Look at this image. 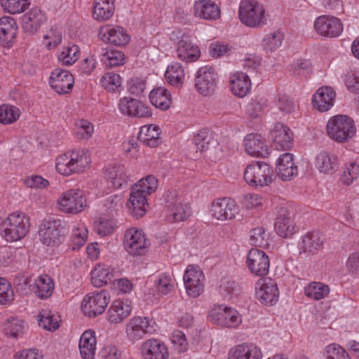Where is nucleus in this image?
I'll return each instance as SVG.
<instances>
[{
	"mask_svg": "<svg viewBox=\"0 0 359 359\" xmlns=\"http://www.w3.org/2000/svg\"><path fill=\"white\" fill-rule=\"evenodd\" d=\"M47 20L46 15L40 8H32L23 16L25 29L30 32H36Z\"/></svg>",
	"mask_w": 359,
	"mask_h": 359,
	"instance_id": "obj_40",
	"label": "nucleus"
},
{
	"mask_svg": "<svg viewBox=\"0 0 359 359\" xmlns=\"http://www.w3.org/2000/svg\"><path fill=\"white\" fill-rule=\"evenodd\" d=\"M88 237L87 229L81 225L72 230V244L74 250H78L80 247L83 245Z\"/></svg>",
	"mask_w": 359,
	"mask_h": 359,
	"instance_id": "obj_61",
	"label": "nucleus"
},
{
	"mask_svg": "<svg viewBox=\"0 0 359 359\" xmlns=\"http://www.w3.org/2000/svg\"><path fill=\"white\" fill-rule=\"evenodd\" d=\"M183 280L189 297H197L203 292L205 276L198 266L189 265L184 272Z\"/></svg>",
	"mask_w": 359,
	"mask_h": 359,
	"instance_id": "obj_14",
	"label": "nucleus"
},
{
	"mask_svg": "<svg viewBox=\"0 0 359 359\" xmlns=\"http://www.w3.org/2000/svg\"><path fill=\"white\" fill-rule=\"evenodd\" d=\"M359 177V165L355 162L351 163L344 170L340 180L345 185H351L354 180Z\"/></svg>",
	"mask_w": 359,
	"mask_h": 359,
	"instance_id": "obj_63",
	"label": "nucleus"
},
{
	"mask_svg": "<svg viewBox=\"0 0 359 359\" xmlns=\"http://www.w3.org/2000/svg\"><path fill=\"white\" fill-rule=\"evenodd\" d=\"M326 359H351L348 353L340 346L330 344L325 350Z\"/></svg>",
	"mask_w": 359,
	"mask_h": 359,
	"instance_id": "obj_64",
	"label": "nucleus"
},
{
	"mask_svg": "<svg viewBox=\"0 0 359 359\" xmlns=\"http://www.w3.org/2000/svg\"><path fill=\"white\" fill-rule=\"evenodd\" d=\"M146 80L137 76L130 78L126 84L128 92L135 96L142 95L146 89Z\"/></svg>",
	"mask_w": 359,
	"mask_h": 359,
	"instance_id": "obj_60",
	"label": "nucleus"
},
{
	"mask_svg": "<svg viewBox=\"0 0 359 359\" xmlns=\"http://www.w3.org/2000/svg\"><path fill=\"white\" fill-rule=\"evenodd\" d=\"M116 0H93L92 18L97 22H105L111 20L115 13Z\"/></svg>",
	"mask_w": 359,
	"mask_h": 359,
	"instance_id": "obj_29",
	"label": "nucleus"
},
{
	"mask_svg": "<svg viewBox=\"0 0 359 359\" xmlns=\"http://www.w3.org/2000/svg\"><path fill=\"white\" fill-rule=\"evenodd\" d=\"M97 61L94 55H88L81 60L76 66L77 71L81 76H90L96 69Z\"/></svg>",
	"mask_w": 359,
	"mask_h": 359,
	"instance_id": "obj_58",
	"label": "nucleus"
},
{
	"mask_svg": "<svg viewBox=\"0 0 359 359\" xmlns=\"http://www.w3.org/2000/svg\"><path fill=\"white\" fill-rule=\"evenodd\" d=\"M243 145L246 152L252 156L264 158L269 154L268 146L262 136H245Z\"/></svg>",
	"mask_w": 359,
	"mask_h": 359,
	"instance_id": "obj_36",
	"label": "nucleus"
},
{
	"mask_svg": "<svg viewBox=\"0 0 359 359\" xmlns=\"http://www.w3.org/2000/svg\"><path fill=\"white\" fill-rule=\"evenodd\" d=\"M123 245L129 254L133 256L142 255L145 253L149 241L142 230L131 228L124 235Z\"/></svg>",
	"mask_w": 359,
	"mask_h": 359,
	"instance_id": "obj_17",
	"label": "nucleus"
},
{
	"mask_svg": "<svg viewBox=\"0 0 359 359\" xmlns=\"http://www.w3.org/2000/svg\"><path fill=\"white\" fill-rule=\"evenodd\" d=\"M151 329L147 317L134 316L126 325V338L129 341L135 343L142 339L146 334L151 333Z\"/></svg>",
	"mask_w": 359,
	"mask_h": 359,
	"instance_id": "obj_21",
	"label": "nucleus"
},
{
	"mask_svg": "<svg viewBox=\"0 0 359 359\" xmlns=\"http://www.w3.org/2000/svg\"><path fill=\"white\" fill-rule=\"evenodd\" d=\"M149 100L154 107L161 111L169 109L172 103L170 91L163 86L153 88L149 94Z\"/></svg>",
	"mask_w": 359,
	"mask_h": 359,
	"instance_id": "obj_33",
	"label": "nucleus"
},
{
	"mask_svg": "<svg viewBox=\"0 0 359 359\" xmlns=\"http://www.w3.org/2000/svg\"><path fill=\"white\" fill-rule=\"evenodd\" d=\"M246 264L252 273L264 276L269 272L270 260L263 250L252 248L247 255Z\"/></svg>",
	"mask_w": 359,
	"mask_h": 359,
	"instance_id": "obj_20",
	"label": "nucleus"
},
{
	"mask_svg": "<svg viewBox=\"0 0 359 359\" xmlns=\"http://www.w3.org/2000/svg\"><path fill=\"white\" fill-rule=\"evenodd\" d=\"M63 230L60 221L46 220L40 225L39 235L47 246L59 245L64 236Z\"/></svg>",
	"mask_w": 359,
	"mask_h": 359,
	"instance_id": "obj_18",
	"label": "nucleus"
},
{
	"mask_svg": "<svg viewBox=\"0 0 359 359\" xmlns=\"http://www.w3.org/2000/svg\"><path fill=\"white\" fill-rule=\"evenodd\" d=\"M327 135H355L356 127L354 121L345 114L331 116L327 122Z\"/></svg>",
	"mask_w": 359,
	"mask_h": 359,
	"instance_id": "obj_19",
	"label": "nucleus"
},
{
	"mask_svg": "<svg viewBox=\"0 0 359 359\" xmlns=\"http://www.w3.org/2000/svg\"><path fill=\"white\" fill-rule=\"evenodd\" d=\"M218 291L222 297L225 299H231L233 297L238 296L241 291V285L233 280L223 278L220 281Z\"/></svg>",
	"mask_w": 359,
	"mask_h": 359,
	"instance_id": "obj_54",
	"label": "nucleus"
},
{
	"mask_svg": "<svg viewBox=\"0 0 359 359\" xmlns=\"http://www.w3.org/2000/svg\"><path fill=\"white\" fill-rule=\"evenodd\" d=\"M238 16L240 22L249 28H261L269 20L266 7L257 0H241Z\"/></svg>",
	"mask_w": 359,
	"mask_h": 359,
	"instance_id": "obj_2",
	"label": "nucleus"
},
{
	"mask_svg": "<svg viewBox=\"0 0 359 359\" xmlns=\"http://www.w3.org/2000/svg\"><path fill=\"white\" fill-rule=\"evenodd\" d=\"M132 311V306L128 300L117 299L113 302L107 313V320L114 324L121 323Z\"/></svg>",
	"mask_w": 359,
	"mask_h": 359,
	"instance_id": "obj_30",
	"label": "nucleus"
},
{
	"mask_svg": "<svg viewBox=\"0 0 359 359\" xmlns=\"http://www.w3.org/2000/svg\"><path fill=\"white\" fill-rule=\"evenodd\" d=\"M144 359H168L169 352L164 342L156 339H149L141 345Z\"/></svg>",
	"mask_w": 359,
	"mask_h": 359,
	"instance_id": "obj_26",
	"label": "nucleus"
},
{
	"mask_svg": "<svg viewBox=\"0 0 359 359\" xmlns=\"http://www.w3.org/2000/svg\"><path fill=\"white\" fill-rule=\"evenodd\" d=\"M20 27L15 18L11 15L0 17V46L10 49L17 42Z\"/></svg>",
	"mask_w": 359,
	"mask_h": 359,
	"instance_id": "obj_12",
	"label": "nucleus"
},
{
	"mask_svg": "<svg viewBox=\"0 0 359 359\" xmlns=\"http://www.w3.org/2000/svg\"><path fill=\"white\" fill-rule=\"evenodd\" d=\"M24 328L23 321L15 318L7 319L4 325V330L6 335L13 338H18L19 336L22 335Z\"/></svg>",
	"mask_w": 359,
	"mask_h": 359,
	"instance_id": "obj_57",
	"label": "nucleus"
},
{
	"mask_svg": "<svg viewBox=\"0 0 359 359\" xmlns=\"http://www.w3.org/2000/svg\"><path fill=\"white\" fill-rule=\"evenodd\" d=\"M261 350L255 344H239L231 348L229 359H262Z\"/></svg>",
	"mask_w": 359,
	"mask_h": 359,
	"instance_id": "obj_37",
	"label": "nucleus"
},
{
	"mask_svg": "<svg viewBox=\"0 0 359 359\" xmlns=\"http://www.w3.org/2000/svg\"><path fill=\"white\" fill-rule=\"evenodd\" d=\"M165 81L175 88H182L186 80V73L184 66L179 62L170 63L165 72Z\"/></svg>",
	"mask_w": 359,
	"mask_h": 359,
	"instance_id": "obj_35",
	"label": "nucleus"
},
{
	"mask_svg": "<svg viewBox=\"0 0 359 359\" xmlns=\"http://www.w3.org/2000/svg\"><path fill=\"white\" fill-rule=\"evenodd\" d=\"M278 289L276 282L272 279L265 280L256 295L258 299L266 305L275 304L278 298Z\"/></svg>",
	"mask_w": 359,
	"mask_h": 359,
	"instance_id": "obj_39",
	"label": "nucleus"
},
{
	"mask_svg": "<svg viewBox=\"0 0 359 359\" xmlns=\"http://www.w3.org/2000/svg\"><path fill=\"white\" fill-rule=\"evenodd\" d=\"M62 39L61 29L57 27H50L44 32L41 43L48 50H53L62 43Z\"/></svg>",
	"mask_w": 359,
	"mask_h": 359,
	"instance_id": "obj_49",
	"label": "nucleus"
},
{
	"mask_svg": "<svg viewBox=\"0 0 359 359\" xmlns=\"http://www.w3.org/2000/svg\"><path fill=\"white\" fill-rule=\"evenodd\" d=\"M59 209L66 213L81 212L86 205V198L82 190L69 189L62 193L57 200Z\"/></svg>",
	"mask_w": 359,
	"mask_h": 359,
	"instance_id": "obj_7",
	"label": "nucleus"
},
{
	"mask_svg": "<svg viewBox=\"0 0 359 359\" xmlns=\"http://www.w3.org/2000/svg\"><path fill=\"white\" fill-rule=\"evenodd\" d=\"M238 211V206L231 198H218L212 204V215L219 220L232 219Z\"/></svg>",
	"mask_w": 359,
	"mask_h": 359,
	"instance_id": "obj_24",
	"label": "nucleus"
},
{
	"mask_svg": "<svg viewBox=\"0 0 359 359\" xmlns=\"http://www.w3.org/2000/svg\"><path fill=\"white\" fill-rule=\"evenodd\" d=\"M278 176L283 181H290L298 174V168L295 165L293 154L286 152L281 154L276 161Z\"/></svg>",
	"mask_w": 359,
	"mask_h": 359,
	"instance_id": "obj_28",
	"label": "nucleus"
},
{
	"mask_svg": "<svg viewBox=\"0 0 359 359\" xmlns=\"http://www.w3.org/2000/svg\"><path fill=\"white\" fill-rule=\"evenodd\" d=\"M79 346L83 359H93L96 349L95 333L90 330L84 332L81 336Z\"/></svg>",
	"mask_w": 359,
	"mask_h": 359,
	"instance_id": "obj_45",
	"label": "nucleus"
},
{
	"mask_svg": "<svg viewBox=\"0 0 359 359\" xmlns=\"http://www.w3.org/2000/svg\"><path fill=\"white\" fill-rule=\"evenodd\" d=\"M154 285L156 292L160 296L168 294L174 289V281L170 275L166 273L159 274L154 282Z\"/></svg>",
	"mask_w": 359,
	"mask_h": 359,
	"instance_id": "obj_56",
	"label": "nucleus"
},
{
	"mask_svg": "<svg viewBox=\"0 0 359 359\" xmlns=\"http://www.w3.org/2000/svg\"><path fill=\"white\" fill-rule=\"evenodd\" d=\"M50 88L57 94L63 95L72 93L74 86V76L67 69H54L48 79Z\"/></svg>",
	"mask_w": 359,
	"mask_h": 359,
	"instance_id": "obj_8",
	"label": "nucleus"
},
{
	"mask_svg": "<svg viewBox=\"0 0 359 359\" xmlns=\"http://www.w3.org/2000/svg\"><path fill=\"white\" fill-rule=\"evenodd\" d=\"M191 13L195 18L208 22L217 21L222 17L220 5L213 0L194 1Z\"/></svg>",
	"mask_w": 359,
	"mask_h": 359,
	"instance_id": "obj_11",
	"label": "nucleus"
},
{
	"mask_svg": "<svg viewBox=\"0 0 359 359\" xmlns=\"http://www.w3.org/2000/svg\"><path fill=\"white\" fill-rule=\"evenodd\" d=\"M38 318L39 325L42 327L44 330L55 331L60 326V317L57 315L53 313L52 311L49 310H42L39 313Z\"/></svg>",
	"mask_w": 359,
	"mask_h": 359,
	"instance_id": "obj_53",
	"label": "nucleus"
},
{
	"mask_svg": "<svg viewBox=\"0 0 359 359\" xmlns=\"http://www.w3.org/2000/svg\"><path fill=\"white\" fill-rule=\"evenodd\" d=\"M54 290L53 280L48 275H41L33 282V291L41 299L50 297Z\"/></svg>",
	"mask_w": 359,
	"mask_h": 359,
	"instance_id": "obj_44",
	"label": "nucleus"
},
{
	"mask_svg": "<svg viewBox=\"0 0 359 359\" xmlns=\"http://www.w3.org/2000/svg\"><path fill=\"white\" fill-rule=\"evenodd\" d=\"M127 60L126 56L121 50L107 48L102 53L103 62L109 67H118L126 64Z\"/></svg>",
	"mask_w": 359,
	"mask_h": 359,
	"instance_id": "obj_48",
	"label": "nucleus"
},
{
	"mask_svg": "<svg viewBox=\"0 0 359 359\" xmlns=\"http://www.w3.org/2000/svg\"><path fill=\"white\" fill-rule=\"evenodd\" d=\"M313 29L321 37L332 39L339 37L342 34L344 25L337 17L322 15L314 20Z\"/></svg>",
	"mask_w": 359,
	"mask_h": 359,
	"instance_id": "obj_6",
	"label": "nucleus"
},
{
	"mask_svg": "<svg viewBox=\"0 0 359 359\" xmlns=\"http://www.w3.org/2000/svg\"><path fill=\"white\" fill-rule=\"evenodd\" d=\"M100 86L107 93L116 94L123 90V79L114 71L104 72L99 79Z\"/></svg>",
	"mask_w": 359,
	"mask_h": 359,
	"instance_id": "obj_32",
	"label": "nucleus"
},
{
	"mask_svg": "<svg viewBox=\"0 0 359 359\" xmlns=\"http://www.w3.org/2000/svg\"><path fill=\"white\" fill-rule=\"evenodd\" d=\"M210 320L226 327H236L242 322L241 316L234 309L223 305L215 306L209 311Z\"/></svg>",
	"mask_w": 359,
	"mask_h": 359,
	"instance_id": "obj_10",
	"label": "nucleus"
},
{
	"mask_svg": "<svg viewBox=\"0 0 359 359\" xmlns=\"http://www.w3.org/2000/svg\"><path fill=\"white\" fill-rule=\"evenodd\" d=\"M283 39L284 35L282 32L276 30L269 32L262 39L261 47L265 53H272L282 46Z\"/></svg>",
	"mask_w": 359,
	"mask_h": 359,
	"instance_id": "obj_47",
	"label": "nucleus"
},
{
	"mask_svg": "<svg viewBox=\"0 0 359 359\" xmlns=\"http://www.w3.org/2000/svg\"><path fill=\"white\" fill-rule=\"evenodd\" d=\"M269 234L263 226H258L250 231V243L252 245L266 248L269 245Z\"/></svg>",
	"mask_w": 359,
	"mask_h": 359,
	"instance_id": "obj_55",
	"label": "nucleus"
},
{
	"mask_svg": "<svg viewBox=\"0 0 359 359\" xmlns=\"http://www.w3.org/2000/svg\"><path fill=\"white\" fill-rule=\"evenodd\" d=\"M32 0H0L2 11L11 15L24 13L31 6Z\"/></svg>",
	"mask_w": 359,
	"mask_h": 359,
	"instance_id": "obj_46",
	"label": "nucleus"
},
{
	"mask_svg": "<svg viewBox=\"0 0 359 359\" xmlns=\"http://www.w3.org/2000/svg\"><path fill=\"white\" fill-rule=\"evenodd\" d=\"M230 93L236 97L244 98L252 91V83L250 76L243 71H236L228 77Z\"/></svg>",
	"mask_w": 359,
	"mask_h": 359,
	"instance_id": "obj_16",
	"label": "nucleus"
},
{
	"mask_svg": "<svg viewBox=\"0 0 359 359\" xmlns=\"http://www.w3.org/2000/svg\"><path fill=\"white\" fill-rule=\"evenodd\" d=\"M81 54L79 45L74 42H67L57 50L55 57L61 65L71 67L79 60Z\"/></svg>",
	"mask_w": 359,
	"mask_h": 359,
	"instance_id": "obj_27",
	"label": "nucleus"
},
{
	"mask_svg": "<svg viewBox=\"0 0 359 359\" xmlns=\"http://www.w3.org/2000/svg\"><path fill=\"white\" fill-rule=\"evenodd\" d=\"M114 269L104 264H98L91 271L92 284L96 287H102L114 281Z\"/></svg>",
	"mask_w": 359,
	"mask_h": 359,
	"instance_id": "obj_42",
	"label": "nucleus"
},
{
	"mask_svg": "<svg viewBox=\"0 0 359 359\" xmlns=\"http://www.w3.org/2000/svg\"><path fill=\"white\" fill-rule=\"evenodd\" d=\"M97 39L105 44L118 48L128 46L131 41L129 31L123 26L113 24H105L97 29Z\"/></svg>",
	"mask_w": 359,
	"mask_h": 359,
	"instance_id": "obj_4",
	"label": "nucleus"
},
{
	"mask_svg": "<svg viewBox=\"0 0 359 359\" xmlns=\"http://www.w3.org/2000/svg\"><path fill=\"white\" fill-rule=\"evenodd\" d=\"M324 243L323 236L316 231L307 233L302 238L299 244L301 252L315 254L319 250Z\"/></svg>",
	"mask_w": 359,
	"mask_h": 359,
	"instance_id": "obj_41",
	"label": "nucleus"
},
{
	"mask_svg": "<svg viewBox=\"0 0 359 359\" xmlns=\"http://www.w3.org/2000/svg\"><path fill=\"white\" fill-rule=\"evenodd\" d=\"M233 48L228 43L222 41H214L208 46V55L214 59L229 56Z\"/></svg>",
	"mask_w": 359,
	"mask_h": 359,
	"instance_id": "obj_52",
	"label": "nucleus"
},
{
	"mask_svg": "<svg viewBox=\"0 0 359 359\" xmlns=\"http://www.w3.org/2000/svg\"><path fill=\"white\" fill-rule=\"evenodd\" d=\"M337 159L335 156L327 151L320 152L315 158V165L323 174L332 175L337 169Z\"/></svg>",
	"mask_w": 359,
	"mask_h": 359,
	"instance_id": "obj_43",
	"label": "nucleus"
},
{
	"mask_svg": "<svg viewBox=\"0 0 359 359\" xmlns=\"http://www.w3.org/2000/svg\"><path fill=\"white\" fill-rule=\"evenodd\" d=\"M105 177L115 189L121 188L128 182L126 168L121 163H114L106 169Z\"/></svg>",
	"mask_w": 359,
	"mask_h": 359,
	"instance_id": "obj_38",
	"label": "nucleus"
},
{
	"mask_svg": "<svg viewBox=\"0 0 359 359\" xmlns=\"http://www.w3.org/2000/svg\"><path fill=\"white\" fill-rule=\"evenodd\" d=\"M274 228L276 233L283 238H290L296 232L293 217L287 208H279Z\"/></svg>",
	"mask_w": 359,
	"mask_h": 359,
	"instance_id": "obj_25",
	"label": "nucleus"
},
{
	"mask_svg": "<svg viewBox=\"0 0 359 359\" xmlns=\"http://www.w3.org/2000/svg\"><path fill=\"white\" fill-rule=\"evenodd\" d=\"M218 81L217 73L210 66H204L198 69L195 78L196 90L202 95L207 96L213 93Z\"/></svg>",
	"mask_w": 359,
	"mask_h": 359,
	"instance_id": "obj_13",
	"label": "nucleus"
},
{
	"mask_svg": "<svg viewBox=\"0 0 359 359\" xmlns=\"http://www.w3.org/2000/svg\"><path fill=\"white\" fill-rule=\"evenodd\" d=\"M140 142L150 147H156L161 142L160 136H151L150 138L146 136H129L122 144L123 149L126 154H130L131 157H135Z\"/></svg>",
	"mask_w": 359,
	"mask_h": 359,
	"instance_id": "obj_34",
	"label": "nucleus"
},
{
	"mask_svg": "<svg viewBox=\"0 0 359 359\" xmlns=\"http://www.w3.org/2000/svg\"><path fill=\"white\" fill-rule=\"evenodd\" d=\"M245 181L252 187H264L273 182V168L264 161H252L247 165L243 174Z\"/></svg>",
	"mask_w": 359,
	"mask_h": 359,
	"instance_id": "obj_3",
	"label": "nucleus"
},
{
	"mask_svg": "<svg viewBox=\"0 0 359 359\" xmlns=\"http://www.w3.org/2000/svg\"><path fill=\"white\" fill-rule=\"evenodd\" d=\"M336 92L330 86L318 88L313 94L311 104L314 109L320 112L328 111L334 104Z\"/></svg>",
	"mask_w": 359,
	"mask_h": 359,
	"instance_id": "obj_23",
	"label": "nucleus"
},
{
	"mask_svg": "<svg viewBox=\"0 0 359 359\" xmlns=\"http://www.w3.org/2000/svg\"><path fill=\"white\" fill-rule=\"evenodd\" d=\"M168 208L167 218L169 222H181L186 219L191 215V207L188 203H183L181 198L175 194L170 193L166 199Z\"/></svg>",
	"mask_w": 359,
	"mask_h": 359,
	"instance_id": "obj_22",
	"label": "nucleus"
},
{
	"mask_svg": "<svg viewBox=\"0 0 359 359\" xmlns=\"http://www.w3.org/2000/svg\"><path fill=\"white\" fill-rule=\"evenodd\" d=\"M145 195H150L156 191L158 187V180L153 175H148L142 178L137 183L133 186Z\"/></svg>",
	"mask_w": 359,
	"mask_h": 359,
	"instance_id": "obj_59",
	"label": "nucleus"
},
{
	"mask_svg": "<svg viewBox=\"0 0 359 359\" xmlns=\"http://www.w3.org/2000/svg\"><path fill=\"white\" fill-rule=\"evenodd\" d=\"M110 302V296L107 290L92 292L86 295L81 304L83 313L90 317L102 314Z\"/></svg>",
	"mask_w": 359,
	"mask_h": 359,
	"instance_id": "obj_9",
	"label": "nucleus"
},
{
	"mask_svg": "<svg viewBox=\"0 0 359 359\" xmlns=\"http://www.w3.org/2000/svg\"><path fill=\"white\" fill-rule=\"evenodd\" d=\"M176 57L185 64L198 61L201 57L200 46L193 42L188 36L182 34L175 45Z\"/></svg>",
	"mask_w": 359,
	"mask_h": 359,
	"instance_id": "obj_15",
	"label": "nucleus"
},
{
	"mask_svg": "<svg viewBox=\"0 0 359 359\" xmlns=\"http://www.w3.org/2000/svg\"><path fill=\"white\" fill-rule=\"evenodd\" d=\"M126 205L130 215L136 217H142L146 213L148 206L147 195L132 187Z\"/></svg>",
	"mask_w": 359,
	"mask_h": 359,
	"instance_id": "obj_31",
	"label": "nucleus"
},
{
	"mask_svg": "<svg viewBox=\"0 0 359 359\" xmlns=\"http://www.w3.org/2000/svg\"><path fill=\"white\" fill-rule=\"evenodd\" d=\"M343 81L348 90L359 94V71H350L343 77Z\"/></svg>",
	"mask_w": 359,
	"mask_h": 359,
	"instance_id": "obj_62",
	"label": "nucleus"
},
{
	"mask_svg": "<svg viewBox=\"0 0 359 359\" xmlns=\"http://www.w3.org/2000/svg\"><path fill=\"white\" fill-rule=\"evenodd\" d=\"M329 292L328 285L320 282H311L304 287L305 295L315 300L324 299Z\"/></svg>",
	"mask_w": 359,
	"mask_h": 359,
	"instance_id": "obj_51",
	"label": "nucleus"
},
{
	"mask_svg": "<svg viewBox=\"0 0 359 359\" xmlns=\"http://www.w3.org/2000/svg\"><path fill=\"white\" fill-rule=\"evenodd\" d=\"M4 226L2 236L9 242L16 241L24 238L29 229V219L24 213L13 212L3 221Z\"/></svg>",
	"mask_w": 359,
	"mask_h": 359,
	"instance_id": "obj_5",
	"label": "nucleus"
},
{
	"mask_svg": "<svg viewBox=\"0 0 359 359\" xmlns=\"http://www.w3.org/2000/svg\"><path fill=\"white\" fill-rule=\"evenodd\" d=\"M20 115V109L15 105L10 104L0 105V123L3 125L14 123L19 119Z\"/></svg>",
	"mask_w": 359,
	"mask_h": 359,
	"instance_id": "obj_50",
	"label": "nucleus"
},
{
	"mask_svg": "<svg viewBox=\"0 0 359 359\" xmlns=\"http://www.w3.org/2000/svg\"><path fill=\"white\" fill-rule=\"evenodd\" d=\"M91 156L84 149L68 150L57 156L55 168L57 173L64 176L81 174L90 169Z\"/></svg>",
	"mask_w": 359,
	"mask_h": 359,
	"instance_id": "obj_1",
	"label": "nucleus"
}]
</instances>
